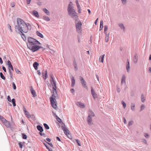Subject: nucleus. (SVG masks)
Returning <instances> with one entry per match:
<instances>
[{
    "mask_svg": "<svg viewBox=\"0 0 151 151\" xmlns=\"http://www.w3.org/2000/svg\"><path fill=\"white\" fill-rule=\"evenodd\" d=\"M56 88H53V94L50 98L55 99V98L57 97L56 96L57 95Z\"/></svg>",
    "mask_w": 151,
    "mask_h": 151,
    "instance_id": "nucleus-10",
    "label": "nucleus"
},
{
    "mask_svg": "<svg viewBox=\"0 0 151 151\" xmlns=\"http://www.w3.org/2000/svg\"><path fill=\"white\" fill-rule=\"evenodd\" d=\"M75 26L76 31L78 33H81V32L82 23L80 20H76L75 22Z\"/></svg>",
    "mask_w": 151,
    "mask_h": 151,
    "instance_id": "nucleus-4",
    "label": "nucleus"
},
{
    "mask_svg": "<svg viewBox=\"0 0 151 151\" xmlns=\"http://www.w3.org/2000/svg\"><path fill=\"white\" fill-rule=\"evenodd\" d=\"M80 80L83 87L86 89L87 88V87L86 85V82L82 76H80Z\"/></svg>",
    "mask_w": 151,
    "mask_h": 151,
    "instance_id": "nucleus-9",
    "label": "nucleus"
},
{
    "mask_svg": "<svg viewBox=\"0 0 151 151\" xmlns=\"http://www.w3.org/2000/svg\"><path fill=\"white\" fill-rule=\"evenodd\" d=\"M43 19L47 21H49L50 20L49 17L46 16H43Z\"/></svg>",
    "mask_w": 151,
    "mask_h": 151,
    "instance_id": "nucleus-38",
    "label": "nucleus"
},
{
    "mask_svg": "<svg viewBox=\"0 0 151 151\" xmlns=\"http://www.w3.org/2000/svg\"><path fill=\"white\" fill-rule=\"evenodd\" d=\"M74 67L76 69V70H77V64L76 63V62L75 61H74Z\"/></svg>",
    "mask_w": 151,
    "mask_h": 151,
    "instance_id": "nucleus-49",
    "label": "nucleus"
},
{
    "mask_svg": "<svg viewBox=\"0 0 151 151\" xmlns=\"http://www.w3.org/2000/svg\"><path fill=\"white\" fill-rule=\"evenodd\" d=\"M104 56V54L101 55L99 58V61L103 63Z\"/></svg>",
    "mask_w": 151,
    "mask_h": 151,
    "instance_id": "nucleus-19",
    "label": "nucleus"
},
{
    "mask_svg": "<svg viewBox=\"0 0 151 151\" xmlns=\"http://www.w3.org/2000/svg\"><path fill=\"white\" fill-rule=\"evenodd\" d=\"M73 4L72 2H70L68 7L67 10L69 15L72 18L76 19L78 17L77 13L73 9Z\"/></svg>",
    "mask_w": 151,
    "mask_h": 151,
    "instance_id": "nucleus-2",
    "label": "nucleus"
},
{
    "mask_svg": "<svg viewBox=\"0 0 151 151\" xmlns=\"http://www.w3.org/2000/svg\"><path fill=\"white\" fill-rule=\"evenodd\" d=\"M24 113L25 116L27 118H30L31 117V116L30 115L29 112H27Z\"/></svg>",
    "mask_w": 151,
    "mask_h": 151,
    "instance_id": "nucleus-32",
    "label": "nucleus"
},
{
    "mask_svg": "<svg viewBox=\"0 0 151 151\" xmlns=\"http://www.w3.org/2000/svg\"><path fill=\"white\" fill-rule=\"evenodd\" d=\"M0 76L1 78L3 80H5V77L3 75V74L1 72L0 73Z\"/></svg>",
    "mask_w": 151,
    "mask_h": 151,
    "instance_id": "nucleus-37",
    "label": "nucleus"
},
{
    "mask_svg": "<svg viewBox=\"0 0 151 151\" xmlns=\"http://www.w3.org/2000/svg\"><path fill=\"white\" fill-rule=\"evenodd\" d=\"M122 104L123 107L124 108H125L126 107V103L123 101H122L121 102Z\"/></svg>",
    "mask_w": 151,
    "mask_h": 151,
    "instance_id": "nucleus-44",
    "label": "nucleus"
},
{
    "mask_svg": "<svg viewBox=\"0 0 151 151\" xmlns=\"http://www.w3.org/2000/svg\"><path fill=\"white\" fill-rule=\"evenodd\" d=\"M30 91L32 94V95L33 97H35L37 96L36 92L32 86L30 88Z\"/></svg>",
    "mask_w": 151,
    "mask_h": 151,
    "instance_id": "nucleus-15",
    "label": "nucleus"
},
{
    "mask_svg": "<svg viewBox=\"0 0 151 151\" xmlns=\"http://www.w3.org/2000/svg\"><path fill=\"white\" fill-rule=\"evenodd\" d=\"M42 74L43 79L45 80L48 77L47 72V70H44L42 72Z\"/></svg>",
    "mask_w": 151,
    "mask_h": 151,
    "instance_id": "nucleus-12",
    "label": "nucleus"
},
{
    "mask_svg": "<svg viewBox=\"0 0 151 151\" xmlns=\"http://www.w3.org/2000/svg\"><path fill=\"white\" fill-rule=\"evenodd\" d=\"M11 64H12V63H11V62L9 60H8L7 61V65H11Z\"/></svg>",
    "mask_w": 151,
    "mask_h": 151,
    "instance_id": "nucleus-59",
    "label": "nucleus"
},
{
    "mask_svg": "<svg viewBox=\"0 0 151 151\" xmlns=\"http://www.w3.org/2000/svg\"><path fill=\"white\" fill-rule=\"evenodd\" d=\"M7 99L9 102H11V98L9 96H8L7 97Z\"/></svg>",
    "mask_w": 151,
    "mask_h": 151,
    "instance_id": "nucleus-57",
    "label": "nucleus"
},
{
    "mask_svg": "<svg viewBox=\"0 0 151 151\" xmlns=\"http://www.w3.org/2000/svg\"><path fill=\"white\" fill-rule=\"evenodd\" d=\"M75 140L79 146H81V143L79 140L78 139H75Z\"/></svg>",
    "mask_w": 151,
    "mask_h": 151,
    "instance_id": "nucleus-40",
    "label": "nucleus"
},
{
    "mask_svg": "<svg viewBox=\"0 0 151 151\" xmlns=\"http://www.w3.org/2000/svg\"><path fill=\"white\" fill-rule=\"evenodd\" d=\"M43 125L45 129H49V127L47 124L44 123Z\"/></svg>",
    "mask_w": 151,
    "mask_h": 151,
    "instance_id": "nucleus-39",
    "label": "nucleus"
},
{
    "mask_svg": "<svg viewBox=\"0 0 151 151\" xmlns=\"http://www.w3.org/2000/svg\"><path fill=\"white\" fill-rule=\"evenodd\" d=\"M43 11L47 15H49L50 13L49 11L46 8H44L43 9Z\"/></svg>",
    "mask_w": 151,
    "mask_h": 151,
    "instance_id": "nucleus-33",
    "label": "nucleus"
},
{
    "mask_svg": "<svg viewBox=\"0 0 151 151\" xmlns=\"http://www.w3.org/2000/svg\"><path fill=\"white\" fill-rule=\"evenodd\" d=\"M12 84H13V89L14 90L16 89V86L15 85V84L14 83H13Z\"/></svg>",
    "mask_w": 151,
    "mask_h": 151,
    "instance_id": "nucleus-52",
    "label": "nucleus"
},
{
    "mask_svg": "<svg viewBox=\"0 0 151 151\" xmlns=\"http://www.w3.org/2000/svg\"><path fill=\"white\" fill-rule=\"evenodd\" d=\"M145 108V106L143 104L141 106L140 111H141L142 110H143V109H144Z\"/></svg>",
    "mask_w": 151,
    "mask_h": 151,
    "instance_id": "nucleus-45",
    "label": "nucleus"
},
{
    "mask_svg": "<svg viewBox=\"0 0 151 151\" xmlns=\"http://www.w3.org/2000/svg\"><path fill=\"white\" fill-rule=\"evenodd\" d=\"M0 120L3 123L6 121V119L2 116L0 115Z\"/></svg>",
    "mask_w": 151,
    "mask_h": 151,
    "instance_id": "nucleus-34",
    "label": "nucleus"
},
{
    "mask_svg": "<svg viewBox=\"0 0 151 151\" xmlns=\"http://www.w3.org/2000/svg\"><path fill=\"white\" fill-rule=\"evenodd\" d=\"M54 116L56 117L57 121L59 122L60 123L61 122V120L60 119V118L56 114H54Z\"/></svg>",
    "mask_w": 151,
    "mask_h": 151,
    "instance_id": "nucleus-31",
    "label": "nucleus"
},
{
    "mask_svg": "<svg viewBox=\"0 0 151 151\" xmlns=\"http://www.w3.org/2000/svg\"><path fill=\"white\" fill-rule=\"evenodd\" d=\"M4 124V125L7 127H10V124L8 121L6 120V121H5L3 123Z\"/></svg>",
    "mask_w": 151,
    "mask_h": 151,
    "instance_id": "nucleus-24",
    "label": "nucleus"
},
{
    "mask_svg": "<svg viewBox=\"0 0 151 151\" xmlns=\"http://www.w3.org/2000/svg\"><path fill=\"white\" fill-rule=\"evenodd\" d=\"M144 135L145 137L147 138H148L149 137V135L148 134L146 133H144Z\"/></svg>",
    "mask_w": 151,
    "mask_h": 151,
    "instance_id": "nucleus-48",
    "label": "nucleus"
},
{
    "mask_svg": "<svg viewBox=\"0 0 151 151\" xmlns=\"http://www.w3.org/2000/svg\"><path fill=\"white\" fill-rule=\"evenodd\" d=\"M50 82L52 86V88H57L56 85V81L54 80L53 77V75L52 74H51L50 75Z\"/></svg>",
    "mask_w": 151,
    "mask_h": 151,
    "instance_id": "nucleus-6",
    "label": "nucleus"
},
{
    "mask_svg": "<svg viewBox=\"0 0 151 151\" xmlns=\"http://www.w3.org/2000/svg\"><path fill=\"white\" fill-rule=\"evenodd\" d=\"M51 103L52 106L55 109H56L57 106L56 103V100L55 99L50 98Z\"/></svg>",
    "mask_w": 151,
    "mask_h": 151,
    "instance_id": "nucleus-8",
    "label": "nucleus"
},
{
    "mask_svg": "<svg viewBox=\"0 0 151 151\" xmlns=\"http://www.w3.org/2000/svg\"><path fill=\"white\" fill-rule=\"evenodd\" d=\"M90 113L88 114V116H90V117L94 116H95V114L91 110L89 111Z\"/></svg>",
    "mask_w": 151,
    "mask_h": 151,
    "instance_id": "nucleus-30",
    "label": "nucleus"
},
{
    "mask_svg": "<svg viewBox=\"0 0 151 151\" xmlns=\"http://www.w3.org/2000/svg\"><path fill=\"white\" fill-rule=\"evenodd\" d=\"M9 74L10 76V77L11 78H12L13 77V73L12 71L10 69H9Z\"/></svg>",
    "mask_w": 151,
    "mask_h": 151,
    "instance_id": "nucleus-43",
    "label": "nucleus"
},
{
    "mask_svg": "<svg viewBox=\"0 0 151 151\" xmlns=\"http://www.w3.org/2000/svg\"><path fill=\"white\" fill-rule=\"evenodd\" d=\"M28 42L27 43L28 47H31L33 45H39L40 44L37 40L31 37H28Z\"/></svg>",
    "mask_w": 151,
    "mask_h": 151,
    "instance_id": "nucleus-3",
    "label": "nucleus"
},
{
    "mask_svg": "<svg viewBox=\"0 0 151 151\" xmlns=\"http://www.w3.org/2000/svg\"><path fill=\"white\" fill-rule=\"evenodd\" d=\"M87 119L88 124L90 125H91L92 124V123H91V121H92V117H90V116H88Z\"/></svg>",
    "mask_w": 151,
    "mask_h": 151,
    "instance_id": "nucleus-18",
    "label": "nucleus"
},
{
    "mask_svg": "<svg viewBox=\"0 0 151 151\" xmlns=\"http://www.w3.org/2000/svg\"><path fill=\"white\" fill-rule=\"evenodd\" d=\"M39 65V63L36 62H35L33 64V67L36 70L37 69V66Z\"/></svg>",
    "mask_w": 151,
    "mask_h": 151,
    "instance_id": "nucleus-21",
    "label": "nucleus"
},
{
    "mask_svg": "<svg viewBox=\"0 0 151 151\" xmlns=\"http://www.w3.org/2000/svg\"><path fill=\"white\" fill-rule=\"evenodd\" d=\"M127 63L126 64V68L127 69V72H129V68H130V65L129 61H128L127 62Z\"/></svg>",
    "mask_w": 151,
    "mask_h": 151,
    "instance_id": "nucleus-23",
    "label": "nucleus"
},
{
    "mask_svg": "<svg viewBox=\"0 0 151 151\" xmlns=\"http://www.w3.org/2000/svg\"><path fill=\"white\" fill-rule=\"evenodd\" d=\"M108 29V27L107 25L104 26V32H106Z\"/></svg>",
    "mask_w": 151,
    "mask_h": 151,
    "instance_id": "nucleus-47",
    "label": "nucleus"
},
{
    "mask_svg": "<svg viewBox=\"0 0 151 151\" xmlns=\"http://www.w3.org/2000/svg\"><path fill=\"white\" fill-rule=\"evenodd\" d=\"M76 5H77V6L80 5V4L78 3V0H76Z\"/></svg>",
    "mask_w": 151,
    "mask_h": 151,
    "instance_id": "nucleus-58",
    "label": "nucleus"
},
{
    "mask_svg": "<svg viewBox=\"0 0 151 151\" xmlns=\"http://www.w3.org/2000/svg\"><path fill=\"white\" fill-rule=\"evenodd\" d=\"M117 90L118 92L119 93L120 91V89L117 87Z\"/></svg>",
    "mask_w": 151,
    "mask_h": 151,
    "instance_id": "nucleus-64",
    "label": "nucleus"
},
{
    "mask_svg": "<svg viewBox=\"0 0 151 151\" xmlns=\"http://www.w3.org/2000/svg\"><path fill=\"white\" fill-rule=\"evenodd\" d=\"M118 26L122 30L123 32H125V28L123 24L122 23H119L118 24Z\"/></svg>",
    "mask_w": 151,
    "mask_h": 151,
    "instance_id": "nucleus-13",
    "label": "nucleus"
},
{
    "mask_svg": "<svg viewBox=\"0 0 151 151\" xmlns=\"http://www.w3.org/2000/svg\"><path fill=\"white\" fill-rule=\"evenodd\" d=\"M22 134L23 139H26L27 138V135L24 134Z\"/></svg>",
    "mask_w": 151,
    "mask_h": 151,
    "instance_id": "nucleus-46",
    "label": "nucleus"
},
{
    "mask_svg": "<svg viewBox=\"0 0 151 151\" xmlns=\"http://www.w3.org/2000/svg\"><path fill=\"white\" fill-rule=\"evenodd\" d=\"M109 33L108 35H106V37H105V42H107L109 40Z\"/></svg>",
    "mask_w": 151,
    "mask_h": 151,
    "instance_id": "nucleus-36",
    "label": "nucleus"
},
{
    "mask_svg": "<svg viewBox=\"0 0 151 151\" xmlns=\"http://www.w3.org/2000/svg\"><path fill=\"white\" fill-rule=\"evenodd\" d=\"M12 103L13 104V106L14 107L16 106V101L14 99H12L11 101Z\"/></svg>",
    "mask_w": 151,
    "mask_h": 151,
    "instance_id": "nucleus-35",
    "label": "nucleus"
},
{
    "mask_svg": "<svg viewBox=\"0 0 151 151\" xmlns=\"http://www.w3.org/2000/svg\"><path fill=\"white\" fill-rule=\"evenodd\" d=\"M33 15L37 17L38 18L39 17L38 12L36 11H34L32 12Z\"/></svg>",
    "mask_w": 151,
    "mask_h": 151,
    "instance_id": "nucleus-25",
    "label": "nucleus"
},
{
    "mask_svg": "<svg viewBox=\"0 0 151 151\" xmlns=\"http://www.w3.org/2000/svg\"><path fill=\"white\" fill-rule=\"evenodd\" d=\"M142 141L144 143L146 144H147V141L145 139H142Z\"/></svg>",
    "mask_w": 151,
    "mask_h": 151,
    "instance_id": "nucleus-50",
    "label": "nucleus"
},
{
    "mask_svg": "<svg viewBox=\"0 0 151 151\" xmlns=\"http://www.w3.org/2000/svg\"><path fill=\"white\" fill-rule=\"evenodd\" d=\"M132 121H129L128 124V126H130L132 124Z\"/></svg>",
    "mask_w": 151,
    "mask_h": 151,
    "instance_id": "nucleus-60",
    "label": "nucleus"
},
{
    "mask_svg": "<svg viewBox=\"0 0 151 151\" xmlns=\"http://www.w3.org/2000/svg\"><path fill=\"white\" fill-rule=\"evenodd\" d=\"M37 128L38 130L40 132H42L43 131V129L42 127L40 125H37Z\"/></svg>",
    "mask_w": 151,
    "mask_h": 151,
    "instance_id": "nucleus-20",
    "label": "nucleus"
},
{
    "mask_svg": "<svg viewBox=\"0 0 151 151\" xmlns=\"http://www.w3.org/2000/svg\"><path fill=\"white\" fill-rule=\"evenodd\" d=\"M76 105L81 108H83L85 107V105L83 103L79 102H77Z\"/></svg>",
    "mask_w": 151,
    "mask_h": 151,
    "instance_id": "nucleus-16",
    "label": "nucleus"
},
{
    "mask_svg": "<svg viewBox=\"0 0 151 151\" xmlns=\"http://www.w3.org/2000/svg\"><path fill=\"white\" fill-rule=\"evenodd\" d=\"M141 98V101L142 102H144L145 101V99L144 97V96L143 94H142Z\"/></svg>",
    "mask_w": 151,
    "mask_h": 151,
    "instance_id": "nucleus-41",
    "label": "nucleus"
},
{
    "mask_svg": "<svg viewBox=\"0 0 151 151\" xmlns=\"http://www.w3.org/2000/svg\"><path fill=\"white\" fill-rule=\"evenodd\" d=\"M27 29L26 23L24 21L20 18H17V23L15 25V31L16 32L19 31V34L21 36L25 37V35L23 32L27 33Z\"/></svg>",
    "mask_w": 151,
    "mask_h": 151,
    "instance_id": "nucleus-1",
    "label": "nucleus"
},
{
    "mask_svg": "<svg viewBox=\"0 0 151 151\" xmlns=\"http://www.w3.org/2000/svg\"><path fill=\"white\" fill-rule=\"evenodd\" d=\"M38 45H33L28 47L32 51L35 52L38 50L39 49Z\"/></svg>",
    "mask_w": 151,
    "mask_h": 151,
    "instance_id": "nucleus-7",
    "label": "nucleus"
},
{
    "mask_svg": "<svg viewBox=\"0 0 151 151\" xmlns=\"http://www.w3.org/2000/svg\"><path fill=\"white\" fill-rule=\"evenodd\" d=\"M138 57L137 54H136L133 58V61L134 63H136L137 62Z\"/></svg>",
    "mask_w": 151,
    "mask_h": 151,
    "instance_id": "nucleus-17",
    "label": "nucleus"
},
{
    "mask_svg": "<svg viewBox=\"0 0 151 151\" xmlns=\"http://www.w3.org/2000/svg\"><path fill=\"white\" fill-rule=\"evenodd\" d=\"M71 78L72 81V86H74L75 83V80L74 77L72 76H71Z\"/></svg>",
    "mask_w": 151,
    "mask_h": 151,
    "instance_id": "nucleus-22",
    "label": "nucleus"
},
{
    "mask_svg": "<svg viewBox=\"0 0 151 151\" xmlns=\"http://www.w3.org/2000/svg\"><path fill=\"white\" fill-rule=\"evenodd\" d=\"M131 109L133 111H135V104L134 103L131 104Z\"/></svg>",
    "mask_w": 151,
    "mask_h": 151,
    "instance_id": "nucleus-27",
    "label": "nucleus"
},
{
    "mask_svg": "<svg viewBox=\"0 0 151 151\" xmlns=\"http://www.w3.org/2000/svg\"><path fill=\"white\" fill-rule=\"evenodd\" d=\"M31 0H26V3L27 4H30Z\"/></svg>",
    "mask_w": 151,
    "mask_h": 151,
    "instance_id": "nucleus-56",
    "label": "nucleus"
},
{
    "mask_svg": "<svg viewBox=\"0 0 151 151\" xmlns=\"http://www.w3.org/2000/svg\"><path fill=\"white\" fill-rule=\"evenodd\" d=\"M42 136H43L45 137V133H42V132H40L39 133Z\"/></svg>",
    "mask_w": 151,
    "mask_h": 151,
    "instance_id": "nucleus-53",
    "label": "nucleus"
},
{
    "mask_svg": "<svg viewBox=\"0 0 151 151\" xmlns=\"http://www.w3.org/2000/svg\"><path fill=\"white\" fill-rule=\"evenodd\" d=\"M36 34L38 36L42 38H44V36L43 35L38 31H37L36 32Z\"/></svg>",
    "mask_w": 151,
    "mask_h": 151,
    "instance_id": "nucleus-26",
    "label": "nucleus"
},
{
    "mask_svg": "<svg viewBox=\"0 0 151 151\" xmlns=\"http://www.w3.org/2000/svg\"><path fill=\"white\" fill-rule=\"evenodd\" d=\"M63 125L61 126V128L62 130L64 131V133L65 134L67 135L68 137H69L70 139H72V137L71 135H70V137H69V135H70L69 134V130L67 129L65 125V124L63 123Z\"/></svg>",
    "mask_w": 151,
    "mask_h": 151,
    "instance_id": "nucleus-5",
    "label": "nucleus"
},
{
    "mask_svg": "<svg viewBox=\"0 0 151 151\" xmlns=\"http://www.w3.org/2000/svg\"><path fill=\"white\" fill-rule=\"evenodd\" d=\"M2 69L5 72H6V69L5 67L4 66H3L2 67Z\"/></svg>",
    "mask_w": 151,
    "mask_h": 151,
    "instance_id": "nucleus-61",
    "label": "nucleus"
},
{
    "mask_svg": "<svg viewBox=\"0 0 151 151\" xmlns=\"http://www.w3.org/2000/svg\"><path fill=\"white\" fill-rule=\"evenodd\" d=\"M8 68H9V69H10V68H11L12 67H13L12 64L8 65Z\"/></svg>",
    "mask_w": 151,
    "mask_h": 151,
    "instance_id": "nucleus-63",
    "label": "nucleus"
},
{
    "mask_svg": "<svg viewBox=\"0 0 151 151\" xmlns=\"http://www.w3.org/2000/svg\"><path fill=\"white\" fill-rule=\"evenodd\" d=\"M122 3L123 4H126L127 0H122Z\"/></svg>",
    "mask_w": 151,
    "mask_h": 151,
    "instance_id": "nucleus-51",
    "label": "nucleus"
},
{
    "mask_svg": "<svg viewBox=\"0 0 151 151\" xmlns=\"http://www.w3.org/2000/svg\"><path fill=\"white\" fill-rule=\"evenodd\" d=\"M8 68H9V69H10V68H11L12 67H13L12 64L8 65Z\"/></svg>",
    "mask_w": 151,
    "mask_h": 151,
    "instance_id": "nucleus-62",
    "label": "nucleus"
},
{
    "mask_svg": "<svg viewBox=\"0 0 151 151\" xmlns=\"http://www.w3.org/2000/svg\"><path fill=\"white\" fill-rule=\"evenodd\" d=\"M91 93L92 95L93 98L94 99H95L96 98H97L98 96L97 94L95 92V91L94 90L92 87H91Z\"/></svg>",
    "mask_w": 151,
    "mask_h": 151,
    "instance_id": "nucleus-11",
    "label": "nucleus"
},
{
    "mask_svg": "<svg viewBox=\"0 0 151 151\" xmlns=\"http://www.w3.org/2000/svg\"><path fill=\"white\" fill-rule=\"evenodd\" d=\"M103 22L102 20L100 21V31L101 30L103 27Z\"/></svg>",
    "mask_w": 151,
    "mask_h": 151,
    "instance_id": "nucleus-28",
    "label": "nucleus"
},
{
    "mask_svg": "<svg viewBox=\"0 0 151 151\" xmlns=\"http://www.w3.org/2000/svg\"><path fill=\"white\" fill-rule=\"evenodd\" d=\"M19 145L20 148H22L23 147V145L21 144V142H19Z\"/></svg>",
    "mask_w": 151,
    "mask_h": 151,
    "instance_id": "nucleus-55",
    "label": "nucleus"
},
{
    "mask_svg": "<svg viewBox=\"0 0 151 151\" xmlns=\"http://www.w3.org/2000/svg\"><path fill=\"white\" fill-rule=\"evenodd\" d=\"M26 25L27 27V32H28V30L29 29H31L32 28V26L29 23H26Z\"/></svg>",
    "mask_w": 151,
    "mask_h": 151,
    "instance_id": "nucleus-29",
    "label": "nucleus"
},
{
    "mask_svg": "<svg viewBox=\"0 0 151 151\" xmlns=\"http://www.w3.org/2000/svg\"><path fill=\"white\" fill-rule=\"evenodd\" d=\"M15 70L16 73L17 74H21V72L17 68H15Z\"/></svg>",
    "mask_w": 151,
    "mask_h": 151,
    "instance_id": "nucleus-42",
    "label": "nucleus"
},
{
    "mask_svg": "<svg viewBox=\"0 0 151 151\" xmlns=\"http://www.w3.org/2000/svg\"><path fill=\"white\" fill-rule=\"evenodd\" d=\"M126 77L124 75H122L121 79V84H122L124 83L125 84H126Z\"/></svg>",
    "mask_w": 151,
    "mask_h": 151,
    "instance_id": "nucleus-14",
    "label": "nucleus"
},
{
    "mask_svg": "<svg viewBox=\"0 0 151 151\" xmlns=\"http://www.w3.org/2000/svg\"><path fill=\"white\" fill-rule=\"evenodd\" d=\"M15 4L14 2H12V3H11V6L12 7H14L15 6Z\"/></svg>",
    "mask_w": 151,
    "mask_h": 151,
    "instance_id": "nucleus-54",
    "label": "nucleus"
}]
</instances>
